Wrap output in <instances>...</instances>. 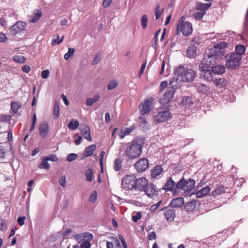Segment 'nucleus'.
<instances>
[{"label": "nucleus", "instance_id": "obj_57", "mask_svg": "<svg viewBox=\"0 0 248 248\" xmlns=\"http://www.w3.org/2000/svg\"><path fill=\"white\" fill-rule=\"evenodd\" d=\"M77 157V155L74 153L69 154L67 156V160L69 162L74 160Z\"/></svg>", "mask_w": 248, "mask_h": 248}, {"label": "nucleus", "instance_id": "obj_9", "mask_svg": "<svg viewBox=\"0 0 248 248\" xmlns=\"http://www.w3.org/2000/svg\"><path fill=\"white\" fill-rule=\"evenodd\" d=\"M149 167L148 159L146 157L139 159L134 164V167L136 171L139 172L145 171Z\"/></svg>", "mask_w": 248, "mask_h": 248}, {"label": "nucleus", "instance_id": "obj_37", "mask_svg": "<svg viewBox=\"0 0 248 248\" xmlns=\"http://www.w3.org/2000/svg\"><path fill=\"white\" fill-rule=\"evenodd\" d=\"M181 103L184 106H185L186 107H190L193 104V103L191 101V98L187 96H184L183 97Z\"/></svg>", "mask_w": 248, "mask_h": 248}, {"label": "nucleus", "instance_id": "obj_62", "mask_svg": "<svg viewBox=\"0 0 248 248\" xmlns=\"http://www.w3.org/2000/svg\"><path fill=\"white\" fill-rule=\"evenodd\" d=\"M11 119L10 115H2L0 118V122L10 121Z\"/></svg>", "mask_w": 248, "mask_h": 248}, {"label": "nucleus", "instance_id": "obj_17", "mask_svg": "<svg viewBox=\"0 0 248 248\" xmlns=\"http://www.w3.org/2000/svg\"><path fill=\"white\" fill-rule=\"evenodd\" d=\"M80 130L84 139L90 141H92L90 128L88 125L84 124H81L80 127Z\"/></svg>", "mask_w": 248, "mask_h": 248}, {"label": "nucleus", "instance_id": "obj_51", "mask_svg": "<svg viewBox=\"0 0 248 248\" xmlns=\"http://www.w3.org/2000/svg\"><path fill=\"white\" fill-rule=\"evenodd\" d=\"M37 121V117L35 113H34L33 118H32V124L30 128V132L31 133L32 131L34 130L35 128V125Z\"/></svg>", "mask_w": 248, "mask_h": 248}, {"label": "nucleus", "instance_id": "obj_60", "mask_svg": "<svg viewBox=\"0 0 248 248\" xmlns=\"http://www.w3.org/2000/svg\"><path fill=\"white\" fill-rule=\"evenodd\" d=\"M5 149L2 146H0V160L5 158Z\"/></svg>", "mask_w": 248, "mask_h": 248}, {"label": "nucleus", "instance_id": "obj_56", "mask_svg": "<svg viewBox=\"0 0 248 248\" xmlns=\"http://www.w3.org/2000/svg\"><path fill=\"white\" fill-rule=\"evenodd\" d=\"M142 217L140 212H137L135 215L132 216V220L134 222H137Z\"/></svg>", "mask_w": 248, "mask_h": 248}, {"label": "nucleus", "instance_id": "obj_3", "mask_svg": "<svg viewBox=\"0 0 248 248\" xmlns=\"http://www.w3.org/2000/svg\"><path fill=\"white\" fill-rule=\"evenodd\" d=\"M224 57V52L220 50H214L210 54L205 55L203 59L202 63L200 65H207L211 67L212 65H214L218 62V61Z\"/></svg>", "mask_w": 248, "mask_h": 248}, {"label": "nucleus", "instance_id": "obj_44", "mask_svg": "<svg viewBox=\"0 0 248 248\" xmlns=\"http://www.w3.org/2000/svg\"><path fill=\"white\" fill-rule=\"evenodd\" d=\"M75 50L73 48H69L68 52L65 54L64 56V58L65 60H67L70 57H73L74 54Z\"/></svg>", "mask_w": 248, "mask_h": 248}, {"label": "nucleus", "instance_id": "obj_43", "mask_svg": "<svg viewBox=\"0 0 248 248\" xmlns=\"http://www.w3.org/2000/svg\"><path fill=\"white\" fill-rule=\"evenodd\" d=\"M118 85V82L116 80H112L109 82L107 85V88L108 90H112L116 88Z\"/></svg>", "mask_w": 248, "mask_h": 248}, {"label": "nucleus", "instance_id": "obj_13", "mask_svg": "<svg viewBox=\"0 0 248 248\" xmlns=\"http://www.w3.org/2000/svg\"><path fill=\"white\" fill-rule=\"evenodd\" d=\"M162 189L166 191L171 192L173 195L177 194L179 193V188L177 187V184H175L174 181L171 178L167 180V182L162 187Z\"/></svg>", "mask_w": 248, "mask_h": 248}, {"label": "nucleus", "instance_id": "obj_21", "mask_svg": "<svg viewBox=\"0 0 248 248\" xmlns=\"http://www.w3.org/2000/svg\"><path fill=\"white\" fill-rule=\"evenodd\" d=\"M42 13L40 10H36V12L29 16V21L30 22L34 23L37 22L41 17Z\"/></svg>", "mask_w": 248, "mask_h": 248}, {"label": "nucleus", "instance_id": "obj_23", "mask_svg": "<svg viewBox=\"0 0 248 248\" xmlns=\"http://www.w3.org/2000/svg\"><path fill=\"white\" fill-rule=\"evenodd\" d=\"M195 86L200 93L207 94L210 90L208 86L202 83H197Z\"/></svg>", "mask_w": 248, "mask_h": 248}, {"label": "nucleus", "instance_id": "obj_7", "mask_svg": "<svg viewBox=\"0 0 248 248\" xmlns=\"http://www.w3.org/2000/svg\"><path fill=\"white\" fill-rule=\"evenodd\" d=\"M195 182L194 180L189 179L188 181L184 178L181 179L177 183V187L183 189L185 192H190L195 186Z\"/></svg>", "mask_w": 248, "mask_h": 248}, {"label": "nucleus", "instance_id": "obj_58", "mask_svg": "<svg viewBox=\"0 0 248 248\" xmlns=\"http://www.w3.org/2000/svg\"><path fill=\"white\" fill-rule=\"evenodd\" d=\"M96 199L97 194L96 191H94L92 193V194L90 196L89 200L90 202H93L96 201Z\"/></svg>", "mask_w": 248, "mask_h": 248}, {"label": "nucleus", "instance_id": "obj_33", "mask_svg": "<svg viewBox=\"0 0 248 248\" xmlns=\"http://www.w3.org/2000/svg\"><path fill=\"white\" fill-rule=\"evenodd\" d=\"M41 159L42 162L39 165V168L40 169H44L48 170L50 169V165L47 162L48 160H46L45 157H42Z\"/></svg>", "mask_w": 248, "mask_h": 248}, {"label": "nucleus", "instance_id": "obj_10", "mask_svg": "<svg viewBox=\"0 0 248 248\" xmlns=\"http://www.w3.org/2000/svg\"><path fill=\"white\" fill-rule=\"evenodd\" d=\"M200 68L201 70V77L204 79L212 81L213 80V72L212 69H210L211 67H208L207 65H200Z\"/></svg>", "mask_w": 248, "mask_h": 248}, {"label": "nucleus", "instance_id": "obj_31", "mask_svg": "<svg viewBox=\"0 0 248 248\" xmlns=\"http://www.w3.org/2000/svg\"><path fill=\"white\" fill-rule=\"evenodd\" d=\"M96 149V145L95 144H93L91 145H90L89 146H87L84 151V155L86 157H88L90 156H91L93 151Z\"/></svg>", "mask_w": 248, "mask_h": 248}, {"label": "nucleus", "instance_id": "obj_53", "mask_svg": "<svg viewBox=\"0 0 248 248\" xmlns=\"http://www.w3.org/2000/svg\"><path fill=\"white\" fill-rule=\"evenodd\" d=\"M7 228V223L5 220L0 218V231H4Z\"/></svg>", "mask_w": 248, "mask_h": 248}, {"label": "nucleus", "instance_id": "obj_40", "mask_svg": "<svg viewBox=\"0 0 248 248\" xmlns=\"http://www.w3.org/2000/svg\"><path fill=\"white\" fill-rule=\"evenodd\" d=\"M13 59L15 62L20 63H24L26 61L25 58L23 56L20 55L14 56L13 57Z\"/></svg>", "mask_w": 248, "mask_h": 248}, {"label": "nucleus", "instance_id": "obj_63", "mask_svg": "<svg viewBox=\"0 0 248 248\" xmlns=\"http://www.w3.org/2000/svg\"><path fill=\"white\" fill-rule=\"evenodd\" d=\"M59 184L63 187H64L65 186V184H66V180H65V176H62L59 181Z\"/></svg>", "mask_w": 248, "mask_h": 248}, {"label": "nucleus", "instance_id": "obj_1", "mask_svg": "<svg viewBox=\"0 0 248 248\" xmlns=\"http://www.w3.org/2000/svg\"><path fill=\"white\" fill-rule=\"evenodd\" d=\"M144 144V139L137 138L127 143L124 149V155L129 159H136L140 156L143 146Z\"/></svg>", "mask_w": 248, "mask_h": 248}, {"label": "nucleus", "instance_id": "obj_38", "mask_svg": "<svg viewBox=\"0 0 248 248\" xmlns=\"http://www.w3.org/2000/svg\"><path fill=\"white\" fill-rule=\"evenodd\" d=\"M79 125V122L77 120L71 121L68 124V127L72 130L77 129Z\"/></svg>", "mask_w": 248, "mask_h": 248}, {"label": "nucleus", "instance_id": "obj_27", "mask_svg": "<svg viewBox=\"0 0 248 248\" xmlns=\"http://www.w3.org/2000/svg\"><path fill=\"white\" fill-rule=\"evenodd\" d=\"M214 74H222L225 72V68L221 65H217L211 67Z\"/></svg>", "mask_w": 248, "mask_h": 248}, {"label": "nucleus", "instance_id": "obj_64", "mask_svg": "<svg viewBox=\"0 0 248 248\" xmlns=\"http://www.w3.org/2000/svg\"><path fill=\"white\" fill-rule=\"evenodd\" d=\"M8 40L5 34L2 32H0V42L5 43Z\"/></svg>", "mask_w": 248, "mask_h": 248}, {"label": "nucleus", "instance_id": "obj_47", "mask_svg": "<svg viewBox=\"0 0 248 248\" xmlns=\"http://www.w3.org/2000/svg\"><path fill=\"white\" fill-rule=\"evenodd\" d=\"M86 177L87 181L89 182L92 181L93 170L91 169H88L86 172Z\"/></svg>", "mask_w": 248, "mask_h": 248}, {"label": "nucleus", "instance_id": "obj_15", "mask_svg": "<svg viewBox=\"0 0 248 248\" xmlns=\"http://www.w3.org/2000/svg\"><path fill=\"white\" fill-rule=\"evenodd\" d=\"M152 105V100L145 99L143 102L140 105V113L141 115H145L148 113L151 110Z\"/></svg>", "mask_w": 248, "mask_h": 248}, {"label": "nucleus", "instance_id": "obj_6", "mask_svg": "<svg viewBox=\"0 0 248 248\" xmlns=\"http://www.w3.org/2000/svg\"><path fill=\"white\" fill-rule=\"evenodd\" d=\"M171 117V113L168 109L160 108L155 117V120L158 123H163L170 120Z\"/></svg>", "mask_w": 248, "mask_h": 248}, {"label": "nucleus", "instance_id": "obj_34", "mask_svg": "<svg viewBox=\"0 0 248 248\" xmlns=\"http://www.w3.org/2000/svg\"><path fill=\"white\" fill-rule=\"evenodd\" d=\"M60 107L57 101H55L53 107V116L54 119H57L59 116Z\"/></svg>", "mask_w": 248, "mask_h": 248}, {"label": "nucleus", "instance_id": "obj_41", "mask_svg": "<svg viewBox=\"0 0 248 248\" xmlns=\"http://www.w3.org/2000/svg\"><path fill=\"white\" fill-rule=\"evenodd\" d=\"M122 168V161L120 158H116L114 162L113 169L116 171H119Z\"/></svg>", "mask_w": 248, "mask_h": 248}, {"label": "nucleus", "instance_id": "obj_36", "mask_svg": "<svg viewBox=\"0 0 248 248\" xmlns=\"http://www.w3.org/2000/svg\"><path fill=\"white\" fill-rule=\"evenodd\" d=\"M246 51V48L244 45H238L235 46V54H238L242 56V55L244 54Z\"/></svg>", "mask_w": 248, "mask_h": 248}, {"label": "nucleus", "instance_id": "obj_8", "mask_svg": "<svg viewBox=\"0 0 248 248\" xmlns=\"http://www.w3.org/2000/svg\"><path fill=\"white\" fill-rule=\"evenodd\" d=\"M193 32V27L192 24L189 22H186L183 25L177 26L176 34L178 35L182 33L185 36H189Z\"/></svg>", "mask_w": 248, "mask_h": 248}, {"label": "nucleus", "instance_id": "obj_55", "mask_svg": "<svg viewBox=\"0 0 248 248\" xmlns=\"http://www.w3.org/2000/svg\"><path fill=\"white\" fill-rule=\"evenodd\" d=\"M101 55L100 53H98L92 61V65H96L100 60Z\"/></svg>", "mask_w": 248, "mask_h": 248}, {"label": "nucleus", "instance_id": "obj_28", "mask_svg": "<svg viewBox=\"0 0 248 248\" xmlns=\"http://www.w3.org/2000/svg\"><path fill=\"white\" fill-rule=\"evenodd\" d=\"M211 3H198L196 6V9L202 12H205L210 7Z\"/></svg>", "mask_w": 248, "mask_h": 248}, {"label": "nucleus", "instance_id": "obj_42", "mask_svg": "<svg viewBox=\"0 0 248 248\" xmlns=\"http://www.w3.org/2000/svg\"><path fill=\"white\" fill-rule=\"evenodd\" d=\"M165 61H163L161 64V69L160 72V74L164 77H167L169 75L170 72H169V70H168V69H166V70L165 71Z\"/></svg>", "mask_w": 248, "mask_h": 248}, {"label": "nucleus", "instance_id": "obj_19", "mask_svg": "<svg viewBox=\"0 0 248 248\" xmlns=\"http://www.w3.org/2000/svg\"><path fill=\"white\" fill-rule=\"evenodd\" d=\"M184 204V198L182 197L177 198L171 200L170 203V205L171 207L178 208L181 207Z\"/></svg>", "mask_w": 248, "mask_h": 248}, {"label": "nucleus", "instance_id": "obj_4", "mask_svg": "<svg viewBox=\"0 0 248 248\" xmlns=\"http://www.w3.org/2000/svg\"><path fill=\"white\" fill-rule=\"evenodd\" d=\"M226 57L227 60L226 66L227 68L235 69L239 67L242 59L241 56L232 53L228 54Z\"/></svg>", "mask_w": 248, "mask_h": 248}, {"label": "nucleus", "instance_id": "obj_49", "mask_svg": "<svg viewBox=\"0 0 248 248\" xmlns=\"http://www.w3.org/2000/svg\"><path fill=\"white\" fill-rule=\"evenodd\" d=\"M140 126L143 128L147 127L148 125V123L144 117H140Z\"/></svg>", "mask_w": 248, "mask_h": 248}, {"label": "nucleus", "instance_id": "obj_54", "mask_svg": "<svg viewBox=\"0 0 248 248\" xmlns=\"http://www.w3.org/2000/svg\"><path fill=\"white\" fill-rule=\"evenodd\" d=\"M48 161H51L54 162H57L58 161V158L55 155H49L48 156L45 157Z\"/></svg>", "mask_w": 248, "mask_h": 248}, {"label": "nucleus", "instance_id": "obj_22", "mask_svg": "<svg viewBox=\"0 0 248 248\" xmlns=\"http://www.w3.org/2000/svg\"><path fill=\"white\" fill-rule=\"evenodd\" d=\"M91 233L88 232L76 233L73 235V237L79 243L83 242L88 237L91 236Z\"/></svg>", "mask_w": 248, "mask_h": 248}, {"label": "nucleus", "instance_id": "obj_25", "mask_svg": "<svg viewBox=\"0 0 248 248\" xmlns=\"http://www.w3.org/2000/svg\"><path fill=\"white\" fill-rule=\"evenodd\" d=\"M163 171V169L160 165H156L155 166L153 169L151 170V176L152 178H155L157 176L159 175L162 171Z\"/></svg>", "mask_w": 248, "mask_h": 248}, {"label": "nucleus", "instance_id": "obj_26", "mask_svg": "<svg viewBox=\"0 0 248 248\" xmlns=\"http://www.w3.org/2000/svg\"><path fill=\"white\" fill-rule=\"evenodd\" d=\"M210 191V188L207 186H205L196 192V196L197 198H202L207 195Z\"/></svg>", "mask_w": 248, "mask_h": 248}, {"label": "nucleus", "instance_id": "obj_52", "mask_svg": "<svg viewBox=\"0 0 248 248\" xmlns=\"http://www.w3.org/2000/svg\"><path fill=\"white\" fill-rule=\"evenodd\" d=\"M154 12L155 15V18L156 19H158L161 15V12L160 9V6L159 5H157V6L155 8Z\"/></svg>", "mask_w": 248, "mask_h": 248}, {"label": "nucleus", "instance_id": "obj_45", "mask_svg": "<svg viewBox=\"0 0 248 248\" xmlns=\"http://www.w3.org/2000/svg\"><path fill=\"white\" fill-rule=\"evenodd\" d=\"M148 21V17L146 15H143L140 20V24L142 28L145 29L147 27V23Z\"/></svg>", "mask_w": 248, "mask_h": 248}, {"label": "nucleus", "instance_id": "obj_18", "mask_svg": "<svg viewBox=\"0 0 248 248\" xmlns=\"http://www.w3.org/2000/svg\"><path fill=\"white\" fill-rule=\"evenodd\" d=\"M165 211L164 213L166 220L168 221H171L173 220L175 217V212L174 210L172 209H169L167 207H163L161 211Z\"/></svg>", "mask_w": 248, "mask_h": 248}, {"label": "nucleus", "instance_id": "obj_30", "mask_svg": "<svg viewBox=\"0 0 248 248\" xmlns=\"http://www.w3.org/2000/svg\"><path fill=\"white\" fill-rule=\"evenodd\" d=\"M197 205V201H192L186 203L185 208L187 211H192L196 209Z\"/></svg>", "mask_w": 248, "mask_h": 248}, {"label": "nucleus", "instance_id": "obj_20", "mask_svg": "<svg viewBox=\"0 0 248 248\" xmlns=\"http://www.w3.org/2000/svg\"><path fill=\"white\" fill-rule=\"evenodd\" d=\"M48 125L46 122H43L40 125L39 133L41 137L45 138L48 132Z\"/></svg>", "mask_w": 248, "mask_h": 248}, {"label": "nucleus", "instance_id": "obj_5", "mask_svg": "<svg viewBox=\"0 0 248 248\" xmlns=\"http://www.w3.org/2000/svg\"><path fill=\"white\" fill-rule=\"evenodd\" d=\"M136 177L133 174L127 175L122 180V186L125 190L135 189Z\"/></svg>", "mask_w": 248, "mask_h": 248}, {"label": "nucleus", "instance_id": "obj_16", "mask_svg": "<svg viewBox=\"0 0 248 248\" xmlns=\"http://www.w3.org/2000/svg\"><path fill=\"white\" fill-rule=\"evenodd\" d=\"M135 183V189H138L140 191L144 190L148 184V180L145 177H141L139 179L136 178Z\"/></svg>", "mask_w": 248, "mask_h": 248}, {"label": "nucleus", "instance_id": "obj_59", "mask_svg": "<svg viewBox=\"0 0 248 248\" xmlns=\"http://www.w3.org/2000/svg\"><path fill=\"white\" fill-rule=\"evenodd\" d=\"M168 86V82L167 81H162L160 84L159 86V90L160 92H161L163 91Z\"/></svg>", "mask_w": 248, "mask_h": 248}, {"label": "nucleus", "instance_id": "obj_46", "mask_svg": "<svg viewBox=\"0 0 248 248\" xmlns=\"http://www.w3.org/2000/svg\"><path fill=\"white\" fill-rule=\"evenodd\" d=\"M214 83L217 86H223L225 84V80L223 78H220L219 79L216 78L215 80L213 79Z\"/></svg>", "mask_w": 248, "mask_h": 248}, {"label": "nucleus", "instance_id": "obj_39", "mask_svg": "<svg viewBox=\"0 0 248 248\" xmlns=\"http://www.w3.org/2000/svg\"><path fill=\"white\" fill-rule=\"evenodd\" d=\"M59 38V35L58 33L53 35V39L52 41V45L53 46L60 44L61 42H62L64 38V36H63L61 39H60Z\"/></svg>", "mask_w": 248, "mask_h": 248}, {"label": "nucleus", "instance_id": "obj_32", "mask_svg": "<svg viewBox=\"0 0 248 248\" xmlns=\"http://www.w3.org/2000/svg\"><path fill=\"white\" fill-rule=\"evenodd\" d=\"M91 236L88 237L86 238V239H85L83 241V243L81 245L80 248H91V241L93 238V235L91 233L90 234Z\"/></svg>", "mask_w": 248, "mask_h": 248}, {"label": "nucleus", "instance_id": "obj_12", "mask_svg": "<svg viewBox=\"0 0 248 248\" xmlns=\"http://www.w3.org/2000/svg\"><path fill=\"white\" fill-rule=\"evenodd\" d=\"M26 27V23L21 21H17L10 28V33L13 35H16L22 31H24L25 30Z\"/></svg>", "mask_w": 248, "mask_h": 248}, {"label": "nucleus", "instance_id": "obj_24", "mask_svg": "<svg viewBox=\"0 0 248 248\" xmlns=\"http://www.w3.org/2000/svg\"><path fill=\"white\" fill-rule=\"evenodd\" d=\"M22 105L17 101H12L11 102V112L12 114H16L18 109L21 107Z\"/></svg>", "mask_w": 248, "mask_h": 248}, {"label": "nucleus", "instance_id": "obj_61", "mask_svg": "<svg viewBox=\"0 0 248 248\" xmlns=\"http://www.w3.org/2000/svg\"><path fill=\"white\" fill-rule=\"evenodd\" d=\"M49 75V71L48 70H43L41 73V77L44 79H46L48 78Z\"/></svg>", "mask_w": 248, "mask_h": 248}, {"label": "nucleus", "instance_id": "obj_11", "mask_svg": "<svg viewBox=\"0 0 248 248\" xmlns=\"http://www.w3.org/2000/svg\"><path fill=\"white\" fill-rule=\"evenodd\" d=\"M176 89L173 87H169L167 89L163 97L160 98V102L163 104L169 103L174 96Z\"/></svg>", "mask_w": 248, "mask_h": 248}, {"label": "nucleus", "instance_id": "obj_29", "mask_svg": "<svg viewBox=\"0 0 248 248\" xmlns=\"http://www.w3.org/2000/svg\"><path fill=\"white\" fill-rule=\"evenodd\" d=\"M228 46V44L225 42H220L214 45L215 50H220L224 52V56H225V52L224 50Z\"/></svg>", "mask_w": 248, "mask_h": 248}, {"label": "nucleus", "instance_id": "obj_2", "mask_svg": "<svg viewBox=\"0 0 248 248\" xmlns=\"http://www.w3.org/2000/svg\"><path fill=\"white\" fill-rule=\"evenodd\" d=\"M174 74L182 81L185 82H192L196 77V72L191 68H187L184 66L179 65L175 69Z\"/></svg>", "mask_w": 248, "mask_h": 248}, {"label": "nucleus", "instance_id": "obj_35", "mask_svg": "<svg viewBox=\"0 0 248 248\" xmlns=\"http://www.w3.org/2000/svg\"><path fill=\"white\" fill-rule=\"evenodd\" d=\"M186 54L189 58L194 57L196 54V47L194 46L188 47L186 51Z\"/></svg>", "mask_w": 248, "mask_h": 248}, {"label": "nucleus", "instance_id": "obj_48", "mask_svg": "<svg viewBox=\"0 0 248 248\" xmlns=\"http://www.w3.org/2000/svg\"><path fill=\"white\" fill-rule=\"evenodd\" d=\"M205 12L200 11L195 12L193 16L196 19L201 20L203 17V16L205 15Z\"/></svg>", "mask_w": 248, "mask_h": 248}, {"label": "nucleus", "instance_id": "obj_14", "mask_svg": "<svg viewBox=\"0 0 248 248\" xmlns=\"http://www.w3.org/2000/svg\"><path fill=\"white\" fill-rule=\"evenodd\" d=\"M146 195L149 198L154 199L158 195V189L153 183L148 184L144 190Z\"/></svg>", "mask_w": 248, "mask_h": 248}, {"label": "nucleus", "instance_id": "obj_50", "mask_svg": "<svg viewBox=\"0 0 248 248\" xmlns=\"http://www.w3.org/2000/svg\"><path fill=\"white\" fill-rule=\"evenodd\" d=\"M225 192V188L224 186H220L219 187L216 189L214 191L212 192L213 195H220Z\"/></svg>", "mask_w": 248, "mask_h": 248}]
</instances>
